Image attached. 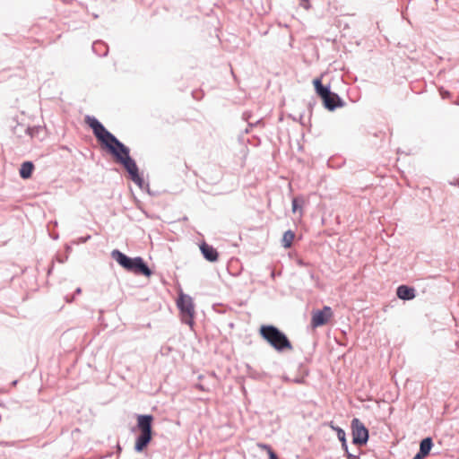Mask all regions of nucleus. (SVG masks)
<instances>
[{
  "label": "nucleus",
  "instance_id": "f8f14e48",
  "mask_svg": "<svg viewBox=\"0 0 459 459\" xmlns=\"http://www.w3.org/2000/svg\"><path fill=\"white\" fill-rule=\"evenodd\" d=\"M313 85L315 87L316 94L321 98V100H323L331 92L330 85H324L322 83L321 78L314 79Z\"/></svg>",
  "mask_w": 459,
  "mask_h": 459
},
{
  "label": "nucleus",
  "instance_id": "2eb2a0df",
  "mask_svg": "<svg viewBox=\"0 0 459 459\" xmlns=\"http://www.w3.org/2000/svg\"><path fill=\"white\" fill-rule=\"evenodd\" d=\"M432 447L433 440L430 437H427L420 441V449L418 452L424 456H428Z\"/></svg>",
  "mask_w": 459,
  "mask_h": 459
},
{
  "label": "nucleus",
  "instance_id": "4be33fe9",
  "mask_svg": "<svg viewBox=\"0 0 459 459\" xmlns=\"http://www.w3.org/2000/svg\"><path fill=\"white\" fill-rule=\"evenodd\" d=\"M260 447H262L263 449H265L267 451L268 454H270V451H273V448L269 446V445H266V444H259L258 445Z\"/></svg>",
  "mask_w": 459,
  "mask_h": 459
},
{
  "label": "nucleus",
  "instance_id": "f257e3e1",
  "mask_svg": "<svg viewBox=\"0 0 459 459\" xmlns=\"http://www.w3.org/2000/svg\"><path fill=\"white\" fill-rule=\"evenodd\" d=\"M85 122L92 130L93 134L102 148L107 150L113 157L126 147V145L110 133L95 117L86 116Z\"/></svg>",
  "mask_w": 459,
  "mask_h": 459
},
{
  "label": "nucleus",
  "instance_id": "5701e85b",
  "mask_svg": "<svg viewBox=\"0 0 459 459\" xmlns=\"http://www.w3.org/2000/svg\"><path fill=\"white\" fill-rule=\"evenodd\" d=\"M341 444H342V448L345 451V453H346L347 451H349V450H348L347 439H345V440L342 441V442H341Z\"/></svg>",
  "mask_w": 459,
  "mask_h": 459
},
{
  "label": "nucleus",
  "instance_id": "72a5a7b5",
  "mask_svg": "<svg viewBox=\"0 0 459 459\" xmlns=\"http://www.w3.org/2000/svg\"><path fill=\"white\" fill-rule=\"evenodd\" d=\"M271 276H272L273 278H274V277H275V273H274L273 271L272 272Z\"/></svg>",
  "mask_w": 459,
  "mask_h": 459
},
{
  "label": "nucleus",
  "instance_id": "c9c22d12",
  "mask_svg": "<svg viewBox=\"0 0 459 459\" xmlns=\"http://www.w3.org/2000/svg\"><path fill=\"white\" fill-rule=\"evenodd\" d=\"M17 384V380L13 382V385H15Z\"/></svg>",
  "mask_w": 459,
  "mask_h": 459
},
{
  "label": "nucleus",
  "instance_id": "9b49d317",
  "mask_svg": "<svg viewBox=\"0 0 459 459\" xmlns=\"http://www.w3.org/2000/svg\"><path fill=\"white\" fill-rule=\"evenodd\" d=\"M396 296L402 300L409 301L416 297V290L413 287L403 284L397 287Z\"/></svg>",
  "mask_w": 459,
  "mask_h": 459
},
{
  "label": "nucleus",
  "instance_id": "bb28decb",
  "mask_svg": "<svg viewBox=\"0 0 459 459\" xmlns=\"http://www.w3.org/2000/svg\"><path fill=\"white\" fill-rule=\"evenodd\" d=\"M441 95H442L443 99L448 98L450 96V92L447 91H445L441 92Z\"/></svg>",
  "mask_w": 459,
  "mask_h": 459
},
{
  "label": "nucleus",
  "instance_id": "dca6fc26",
  "mask_svg": "<svg viewBox=\"0 0 459 459\" xmlns=\"http://www.w3.org/2000/svg\"><path fill=\"white\" fill-rule=\"evenodd\" d=\"M294 238H295V233L292 230H289L285 231L283 234L282 239H281L282 247L285 248L290 247L292 245V242L294 240Z\"/></svg>",
  "mask_w": 459,
  "mask_h": 459
},
{
  "label": "nucleus",
  "instance_id": "1a4fd4ad",
  "mask_svg": "<svg viewBox=\"0 0 459 459\" xmlns=\"http://www.w3.org/2000/svg\"><path fill=\"white\" fill-rule=\"evenodd\" d=\"M322 101L325 108L329 111H333L337 108H342L345 105V102L342 100V99L337 93L333 91L325 97Z\"/></svg>",
  "mask_w": 459,
  "mask_h": 459
},
{
  "label": "nucleus",
  "instance_id": "7c9ffc66",
  "mask_svg": "<svg viewBox=\"0 0 459 459\" xmlns=\"http://www.w3.org/2000/svg\"><path fill=\"white\" fill-rule=\"evenodd\" d=\"M73 300H74V297H73L72 299H68V298L66 297V301H67V302H72Z\"/></svg>",
  "mask_w": 459,
  "mask_h": 459
},
{
  "label": "nucleus",
  "instance_id": "0eeeda50",
  "mask_svg": "<svg viewBox=\"0 0 459 459\" xmlns=\"http://www.w3.org/2000/svg\"><path fill=\"white\" fill-rule=\"evenodd\" d=\"M352 444L357 446H365L369 438L368 429L358 418H353L351 423Z\"/></svg>",
  "mask_w": 459,
  "mask_h": 459
},
{
  "label": "nucleus",
  "instance_id": "20e7f679",
  "mask_svg": "<svg viewBox=\"0 0 459 459\" xmlns=\"http://www.w3.org/2000/svg\"><path fill=\"white\" fill-rule=\"evenodd\" d=\"M113 158L118 164L123 166L129 178L138 186L140 189H147L149 191V184H145L144 179L140 176L138 166L135 160L130 156V149L127 146Z\"/></svg>",
  "mask_w": 459,
  "mask_h": 459
},
{
  "label": "nucleus",
  "instance_id": "2f4dec72",
  "mask_svg": "<svg viewBox=\"0 0 459 459\" xmlns=\"http://www.w3.org/2000/svg\"><path fill=\"white\" fill-rule=\"evenodd\" d=\"M309 274H310L311 279H314V276H315L314 273L310 272Z\"/></svg>",
  "mask_w": 459,
  "mask_h": 459
},
{
  "label": "nucleus",
  "instance_id": "6e6552de",
  "mask_svg": "<svg viewBox=\"0 0 459 459\" xmlns=\"http://www.w3.org/2000/svg\"><path fill=\"white\" fill-rule=\"evenodd\" d=\"M333 316L332 308L325 306L322 309L315 310L312 314L311 326L317 328L323 326L330 320Z\"/></svg>",
  "mask_w": 459,
  "mask_h": 459
},
{
  "label": "nucleus",
  "instance_id": "aec40b11",
  "mask_svg": "<svg viewBox=\"0 0 459 459\" xmlns=\"http://www.w3.org/2000/svg\"><path fill=\"white\" fill-rule=\"evenodd\" d=\"M299 207V205L298 198H293L292 199V211H293V212H297Z\"/></svg>",
  "mask_w": 459,
  "mask_h": 459
},
{
  "label": "nucleus",
  "instance_id": "c756f323",
  "mask_svg": "<svg viewBox=\"0 0 459 459\" xmlns=\"http://www.w3.org/2000/svg\"><path fill=\"white\" fill-rule=\"evenodd\" d=\"M82 292V289L81 288H77L74 291L75 294H80Z\"/></svg>",
  "mask_w": 459,
  "mask_h": 459
},
{
  "label": "nucleus",
  "instance_id": "f3484780",
  "mask_svg": "<svg viewBox=\"0 0 459 459\" xmlns=\"http://www.w3.org/2000/svg\"><path fill=\"white\" fill-rule=\"evenodd\" d=\"M330 427L333 430L336 432L337 437L340 440V442L346 439V433L344 429H342L341 427L333 425V422L330 423Z\"/></svg>",
  "mask_w": 459,
  "mask_h": 459
},
{
  "label": "nucleus",
  "instance_id": "a211bd4d",
  "mask_svg": "<svg viewBox=\"0 0 459 459\" xmlns=\"http://www.w3.org/2000/svg\"><path fill=\"white\" fill-rule=\"evenodd\" d=\"M247 374L249 377L253 378V379H255V380H258V379H261L262 378V375L261 373H259L258 371L255 370L252 367H250L249 365H247Z\"/></svg>",
  "mask_w": 459,
  "mask_h": 459
},
{
  "label": "nucleus",
  "instance_id": "473e14b6",
  "mask_svg": "<svg viewBox=\"0 0 459 459\" xmlns=\"http://www.w3.org/2000/svg\"><path fill=\"white\" fill-rule=\"evenodd\" d=\"M53 266H54V264H52L51 267L48 270V274L51 273Z\"/></svg>",
  "mask_w": 459,
  "mask_h": 459
},
{
  "label": "nucleus",
  "instance_id": "39448f33",
  "mask_svg": "<svg viewBox=\"0 0 459 459\" xmlns=\"http://www.w3.org/2000/svg\"><path fill=\"white\" fill-rule=\"evenodd\" d=\"M154 417L152 414H138L136 429L139 435L135 438L134 451L142 453L152 439V423Z\"/></svg>",
  "mask_w": 459,
  "mask_h": 459
},
{
  "label": "nucleus",
  "instance_id": "b1692460",
  "mask_svg": "<svg viewBox=\"0 0 459 459\" xmlns=\"http://www.w3.org/2000/svg\"><path fill=\"white\" fill-rule=\"evenodd\" d=\"M269 459H279L278 455L274 451H270V454H268Z\"/></svg>",
  "mask_w": 459,
  "mask_h": 459
},
{
  "label": "nucleus",
  "instance_id": "423d86ee",
  "mask_svg": "<svg viewBox=\"0 0 459 459\" xmlns=\"http://www.w3.org/2000/svg\"><path fill=\"white\" fill-rule=\"evenodd\" d=\"M177 306L182 316V322L190 326L194 325L195 305L193 299L187 295L181 293L177 300Z\"/></svg>",
  "mask_w": 459,
  "mask_h": 459
},
{
  "label": "nucleus",
  "instance_id": "c85d7f7f",
  "mask_svg": "<svg viewBox=\"0 0 459 459\" xmlns=\"http://www.w3.org/2000/svg\"><path fill=\"white\" fill-rule=\"evenodd\" d=\"M90 238H91V236H90V235H88V236H86V237L82 238H81V241L84 243V242H86L87 240H89Z\"/></svg>",
  "mask_w": 459,
  "mask_h": 459
},
{
  "label": "nucleus",
  "instance_id": "7ed1b4c3",
  "mask_svg": "<svg viewBox=\"0 0 459 459\" xmlns=\"http://www.w3.org/2000/svg\"><path fill=\"white\" fill-rule=\"evenodd\" d=\"M111 257L124 269L134 274L146 277L152 274V271L141 256L130 257L118 249H114Z\"/></svg>",
  "mask_w": 459,
  "mask_h": 459
},
{
  "label": "nucleus",
  "instance_id": "ddd939ff",
  "mask_svg": "<svg viewBox=\"0 0 459 459\" xmlns=\"http://www.w3.org/2000/svg\"><path fill=\"white\" fill-rule=\"evenodd\" d=\"M34 170V164L32 161H24L20 168V177L23 179H28L31 177Z\"/></svg>",
  "mask_w": 459,
  "mask_h": 459
},
{
  "label": "nucleus",
  "instance_id": "6ab92c4d",
  "mask_svg": "<svg viewBox=\"0 0 459 459\" xmlns=\"http://www.w3.org/2000/svg\"><path fill=\"white\" fill-rule=\"evenodd\" d=\"M284 379L289 382H293L296 384H303L305 382V376L296 377L294 378H290V377H285Z\"/></svg>",
  "mask_w": 459,
  "mask_h": 459
},
{
  "label": "nucleus",
  "instance_id": "393cba45",
  "mask_svg": "<svg viewBox=\"0 0 459 459\" xmlns=\"http://www.w3.org/2000/svg\"><path fill=\"white\" fill-rule=\"evenodd\" d=\"M297 264L299 265V266H307L308 264L306 263L304 260L302 259H298L297 260Z\"/></svg>",
  "mask_w": 459,
  "mask_h": 459
},
{
  "label": "nucleus",
  "instance_id": "4468645a",
  "mask_svg": "<svg viewBox=\"0 0 459 459\" xmlns=\"http://www.w3.org/2000/svg\"><path fill=\"white\" fill-rule=\"evenodd\" d=\"M92 51L99 56H106L108 53V47L102 40H96L92 44Z\"/></svg>",
  "mask_w": 459,
  "mask_h": 459
},
{
  "label": "nucleus",
  "instance_id": "412c9836",
  "mask_svg": "<svg viewBox=\"0 0 459 459\" xmlns=\"http://www.w3.org/2000/svg\"><path fill=\"white\" fill-rule=\"evenodd\" d=\"M345 455L348 459H359V456L358 455L351 454L349 451H347Z\"/></svg>",
  "mask_w": 459,
  "mask_h": 459
},
{
  "label": "nucleus",
  "instance_id": "cd10ccee",
  "mask_svg": "<svg viewBox=\"0 0 459 459\" xmlns=\"http://www.w3.org/2000/svg\"><path fill=\"white\" fill-rule=\"evenodd\" d=\"M302 1L306 3V4H304L303 6H304L306 9H308V8L310 7L309 0H302Z\"/></svg>",
  "mask_w": 459,
  "mask_h": 459
},
{
  "label": "nucleus",
  "instance_id": "e433bc0d",
  "mask_svg": "<svg viewBox=\"0 0 459 459\" xmlns=\"http://www.w3.org/2000/svg\"><path fill=\"white\" fill-rule=\"evenodd\" d=\"M66 249H67V251H70L71 247H66Z\"/></svg>",
  "mask_w": 459,
  "mask_h": 459
},
{
  "label": "nucleus",
  "instance_id": "9d476101",
  "mask_svg": "<svg viewBox=\"0 0 459 459\" xmlns=\"http://www.w3.org/2000/svg\"><path fill=\"white\" fill-rule=\"evenodd\" d=\"M200 251L205 260L211 263H214L218 261L219 253L218 251L211 245L206 242H203L200 245Z\"/></svg>",
  "mask_w": 459,
  "mask_h": 459
},
{
  "label": "nucleus",
  "instance_id": "4c0bfd02",
  "mask_svg": "<svg viewBox=\"0 0 459 459\" xmlns=\"http://www.w3.org/2000/svg\"><path fill=\"white\" fill-rule=\"evenodd\" d=\"M30 130H31L30 128H28V129H27V131H28V133H29V134H30Z\"/></svg>",
  "mask_w": 459,
  "mask_h": 459
},
{
  "label": "nucleus",
  "instance_id": "f03ea898",
  "mask_svg": "<svg viewBox=\"0 0 459 459\" xmlns=\"http://www.w3.org/2000/svg\"><path fill=\"white\" fill-rule=\"evenodd\" d=\"M259 334L278 352L291 351L293 349L288 336L275 325H261Z\"/></svg>",
  "mask_w": 459,
  "mask_h": 459
},
{
  "label": "nucleus",
  "instance_id": "f704fd0d",
  "mask_svg": "<svg viewBox=\"0 0 459 459\" xmlns=\"http://www.w3.org/2000/svg\"><path fill=\"white\" fill-rule=\"evenodd\" d=\"M58 262H59V263H64V262H65V260H64L63 258H60V259H58Z\"/></svg>",
  "mask_w": 459,
  "mask_h": 459
},
{
  "label": "nucleus",
  "instance_id": "a878e982",
  "mask_svg": "<svg viewBox=\"0 0 459 459\" xmlns=\"http://www.w3.org/2000/svg\"><path fill=\"white\" fill-rule=\"evenodd\" d=\"M426 456H424L423 455L420 454L419 452L414 455V457L412 459H424Z\"/></svg>",
  "mask_w": 459,
  "mask_h": 459
}]
</instances>
